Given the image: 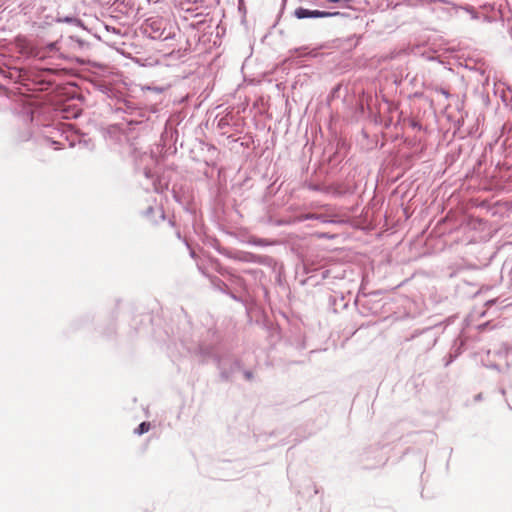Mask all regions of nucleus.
<instances>
[{
	"mask_svg": "<svg viewBox=\"0 0 512 512\" xmlns=\"http://www.w3.org/2000/svg\"><path fill=\"white\" fill-rule=\"evenodd\" d=\"M150 430V423L148 422H142L138 428L135 430V433L141 435V434H144L146 432H148Z\"/></svg>",
	"mask_w": 512,
	"mask_h": 512,
	"instance_id": "2",
	"label": "nucleus"
},
{
	"mask_svg": "<svg viewBox=\"0 0 512 512\" xmlns=\"http://www.w3.org/2000/svg\"><path fill=\"white\" fill-rule=\"evenodd\" d=\"M295 16L298 19H304V18H326L329 16H332V13L326 12V11H319V10H309L305 8H298L295 10Z\"/></svg>",
	"mask_w": 512,
	"mask_h": 512,
	"instance_id": "1",
	"label": "nucleus"
}]
</instances>
